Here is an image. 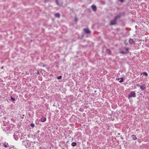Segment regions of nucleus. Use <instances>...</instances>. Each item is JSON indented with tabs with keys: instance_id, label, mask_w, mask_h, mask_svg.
Instances as JSON below:
<instances>
[{
	"instance_id": "nucleus-19",
	"label": "nucleus",
	"mask_w": 149,
	"mask_h": 149,
	"mask_svg": "<svg viewBox=\"0 0 149 149\" xmlns=\"http://www.w3.org/2000/svg\"><path fill=\"white\" fill-rule=\"evenodd\" d=\"M119 1L121 3H123L124 2V0H119Z\"/></svg>"
},
{
	"instance_id": "nucleus-8",
	"label": "nucleus",
	"mask_w": 149,
	"mask_h": 149,
	"mask_svg": "<svg viewBox=\"0 0 149 149\" xmlns=\"http://www.w3.org/2000/svg\"><path fill=\"white\" fill-rule=\"evenodd\" d=\"M132 138L134 140H135L137 139L136 136L135 135H132L131 136Z\"/></svg>"
},
{
	"instance_id": "nucleus-4",
	"label": "nucleus",
	"mask_w": 149,
	"mask_h": 149,
	"mask_svg": "<svg viewBox=\"0 0 149 149\" xmlns=\"http://www.w3.org/2000/svg\"><path fill=\"white\" fill-rule=\"evenodd\" d=\"M136 94L134 92L132 91L131 92L130 94L129 95L128 98L129 99L130 97H135Z\"/></svg>"
},
{
	"instance_id": "nucleus-5",
	"label": "nucleus",
	"mask_w": 149,
	"mask_h": 149,
	"mask_svg": "<svg viewBox=\"0 0 149 149\" xmlns=\"http://www.w3.org/2000/svg\"><path fill=\"white\" fill-rule=\"evenodd\" d=\"M84 33L86 34H90L91 32V31L88 28L84 29Z\"/></svg>"
},
{
	"instance_id": "nucleus-2",
	"label": "nucleus",
	"mask_w": 149,
	"mask_h": 149,
	"mask_svg": "<svg viewBox=\"0 0 149 149\" xmlns=\"http://www.w3.org/2000/svg\"><path fill=\"white\" fill-rule=\"evenodd\" d=\"M129 49L128 48L124 47L123 48V51L120 50V53L123 54H126L128 53Z\"/></svg>"
},
{
	"instance_id": "nucleus-21",
	"label": "nucleus",
	"mask_w": 149,
	"mask_h": 149,
	"mask_svg": "<svg viewBox=\"0 0 149 149\" xmlns=\"http://www.w3.org/2000/svg\"><path fill=\"white\" fill-rule=\"evenodd\" d=\"M75 20L76 22H77L78 21V19L76 17H75Z\"/></svg>"
},
{
	"instance_id": "nucleus-16",
	"label": "nucleus",
	"mask_w": 149,
	"mask_h": 149,
	"mask_svg": "<svg viewBox=\"0 0 149 149\" xmlns=\"http://www.w3.org/2000/svg\"><path fill=\"white\" fill-rule=\"evenodd\" d=\"M62 78V76H59L57 77V79H60Z\"/></svg>"
},
{
	"instance_id": "nucleus-22",
	"label": "nucleus",
	"mask_w": 149,
	"mask_h": 149,
	"mask_svg": "<svg viewBox=\"0 0 149 149\" xmlns=\"http://www.w3.org/2000/svg\"><path fill=\"white\" fill-rule=\"evenodd\" d=\"M3 68H4L3 66H2L1 67V69H3Z\"/></svg>"
},
{
	"instance_id": "nucleus-6",
	"label": "nucleus",
	"mask_w": 149,
	"mask_h": 149,
	"mask_svg": "<svg viewBox=\"0 0 149 149\" xmlns=\"http://www.w3.org/2000/svg\"><path fill=\"white\" fill-rule=\"evenodd\" d=\"M91 8L93 11L95 12L96 11L97 7L95 5H92L91 6Z\"/></svg>"
},
{
	"instance_id": "nucleus-7",
	"label": "nucleus",
	"mask_w": 149,
	"mask_h": 149,
	"mask_svg": "<svg viewBox=\"0 0 149 149\" xmlns=\"http://www.w3.org/2000/svg\"><path fill=\"white\" fill-rule=\"evenodd\" d=\"M129 43L131 45L133 44L134 43V42L133 41V40L131 38L129 39Z\"/></svg>"
},
{
	"instance_id": "nucleus-17",
	"label": "nucleus",
	"mask_w": 149,
	"mask_h": 149,
	"mask_svg": "<svg viewBox=\"0 0 149 149\" xmlns=\"http://www.w3.org/2000/svg\"><path fill=\"white\" fill-rule=\"evenodd\" d=\"M123 78H121V80L119 81V82L121 83L123 82Z\"/></svg>"
},
{
	"instance_id": "nucleus-20",
	"label": "nucleus",
	"mask_w": 149,
	"mask_h": 149,
	"mask_svg": "<svg viewBox=\"0 0 149 149\" xmlns=\"http://www.w3.org/2000/svg\"><path fill=\"white\" fill-rule=\"evenodd\" d=\"M11 99L12 100H15V98H13V97H11Z\"/></svg>"
},
{
	"instance_id": "nucleus-23",
	"label": "nucleus",
	"mask_w": 149,
	"mask_h": 149,
	"mask_svg": "<svg viewBox=\"0 0 149 149\" xmlns=\"http://www.w3.org/2000/svg\"><path fill=\"white\" fill-rule=\"evenodd\" d=\"M125 45H127V44H126V43H125Z\"/></svg>"
},
{
	"instance_id": "nucleus-15",
	"label": "nucleus",
	"mask_w": 149,
	"mask_h": 149,
	"mask_svg": "<svg viewBox=\"0 0 149 149\" xmlns=\"http://www.w3.org/2000/svg\"><path fill=\"white\" fill-rule=\"evenodd\" d=\"M3 146H4L5 147H7L8 146H7V145H8V143H7L6 144H3Z\"/></svg>"
},
{
	"instance_id": "nucleus-24",
	"label": "nucleus",
	"mask_w": 149,
	"mask_h": 149,
	"mask_svg": "<svg viewBox=\"0 0 149 149\" xmlns=\"http://www.w3.org/2000/svg\"><path fill=\"white\" fill-rule=\"evenodd\" d=\"M125 45H127V44H126V43H125Z\"/></svg>"
},
{
	"instance_id": "nucleus-10",
	"label": "nucleus",
	"mask_w": 149,
	"mask_h": 149,
	"mask_svg": "<svg viewBox=\"0 0 149 149\" xmlns=\"http://www.w3.org/2000/svg\"><path fill=\"white\" fill-rule=\"evenodd\" d=\"M140 88L142 90H143L146 88V87L144 86H141L140 87Z\"/></svg>"
},
{
	"instance_id": "nucleus-12",
	"label": "nucleus",
	"mask_w": 149,
	"mask_h": 149,
	"mask_svg": "<svg viewBox=\"0 0 149 149\" xmlns=\"http://www.w3.org/2000/svg\"><path fill=\"white\" fill-rule=\"evenodd\" d=\"M46 120V118H42L41 119V120L42 122H44Z\"/></svg>"
},
{
	"instance_id": "nucleus-14",
	"label": "nucleus",
	"mask_w": 149,
	"mask_h": 149,
	"mask_svg": "<svg viewBox=\"0 0 149 149\" xmlns=\"http://www.w3.org/2000/svg\"><path fill=\"white\" fill-rule=\"evenodd\" d=\"M143 74L144 75H145L146 76H147L148 75V74L146 72H143Z\"/></svg>"
},
{
	"instance_id": "nucleus-11",
	"label": "nucleus",
	"mask_w": 149,
	"mask_h": 149,
	"mask_svg": "<svg viewBox=\"0 0 149 149\" xmlns=\"http://www.w3.org/2000/svg\"><path fill=\"white\" fill-rule=\"evenodd\" d=\"M77 143L75 142H73L71 143V146H76Z\"/></svg>"
},
{
	"instance_id": "nucleus-13",
	"label": "nucleus",
	"mask_w": 149,
	"mask_h": 149,
	"mask_svg": "<svg viewBox=\"0 0 149 149\" xmlns=\"http://www.w3.org/2000/svg\"><path fill=\"white\" fill-rule=\"evenodd\" d=\"M107 52L108 54H110L111 53V51L109 49H107Z\"/></svg>"
},
{
	"instance_id": "nucleus-18",
	"label": "nucleus",
	"mask_w": 149,
	"mask_h": 149,
	"mask_svg": "<svg viewBox=\"0 0 149 149\" xmlns=\"http://www.w3.org/2000/svg\"><path fill=\"white\" fill-rule=\"evenodd\" d=\"M31 127H34V124L33 123H31Z\"/></svg>"
},
{
	"instance_id": "nucleus-25",
	"label": "nucleus",
	"mask_w": 149,
	"mask_h": 149,
	"mask_svg": "<svg viewBox=\"0 0 149 149\" xmlns=\"http://www.w3.org/2000/svg\"><path fill=\"white\" fill-rule=\"evenodd\" d=\"M45 66V65H43V67H44Z\"/></svg>"
},
{
	"instance_id": "nucleus-3",
	"label": "nucleus",
	"mask_w": 149,
	"mask_h": 149,
	"mask_svg": "<svg viewBox=\"0 0 149 149\" xmlns=\"http://www.w3.org/2000/svg\"><path fill=\"white\" fill-rule=\"evenodd\" d=\"M56 4L59 6H62L63 5V2L62 0H56Z\"/></svg>"
},
{
	"instance_id": "nucleus-9",
	"label": "nucleus",
	"mask_w": 149,
	"mask_h": 149,
	"mask_svg": "<svg viewBox=\"0 0 149 149\" xmlns=\"http://www.w3.org/2000/svg\"><path fill=\"white\" fill-rule=\"evenodd\" d=\"M60 16V14L59 13H56L55 15V17L58 18H59Z\"/></svg>"
},
{
	"instance_id": "nucleus-1",
	"label": "nucleus",
	"mask_w": 149,
	"mask_h": 149,
	"mask_svg": "<svg viewBox=\"0 0 149 149\" xmlns=\"http://www.w3.org/2000/svg\"><path fill=\"white\" fill-rule=\"evenodd\" d=\"M121 14H120L118 15L115 16L113 19L111 20L110 21L109 24L111 25H115L116 24V21L117 20L120 18L121 16Z\"/></svg>"
}]
</instances>
